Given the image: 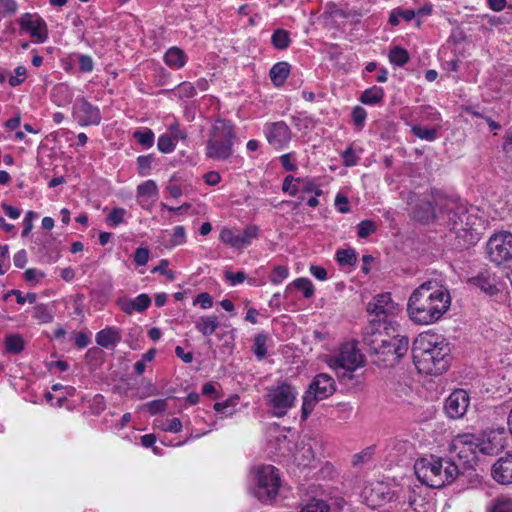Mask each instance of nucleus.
I'll use <instances>...</instances> for the list:
<instances>
[{"label": "nucleus", "instance_id": "obj_1", "mask_svg": "<svg viewBox=\"0 0 512 512\" xmlns=\"http://www.w3.org/2000/svg\"><path fill=\"white\" fill-rule=\"evenodd\" d=\"M449 291L433 281L419 285L407 303L409 318L417 324L429 325L438 321L449 309Z\"/></svg>", "mask_w": 512, "mask_h": 512}, {"label": "nucleus", "instance_id": "obj_2", "mask_svg": "<svg viewBox=\"0 0 512 512\" xmlns=\"http://www.w3.org/2000/svg\"><path fill=\"white\" fill-rule=\"evenodd\" d=\"M413 361L422 374L440 375L448 369L450 347L446 339L437 333H421L412 347Z\"/></svg>", "mask_w": 512, "mask_h": 512}, {"label": "nucleus", "instance_id": "obj_3", "mask_svg": "<svg viewBox=\"0 0 512 512\" xmlns=\"http://www.w3.org/2000/svg\"><path fill=\"white\" fill-rule=\"evenodd\" d=\"M442 223L457 237L468 244L477 242L485 230L486 221L475 206L467 207L454 201L445 200L442 204Z\"/></svg>", "mask_w": 512, "mask_h": 512}, {"label": "nucleus", "instance_id": "obj_4", "mask_svg": "<svg viewBox=\"0 0 512 512\" xmlns=\"http://www.w3.org/2000/svg\"><path fill=\"white\" fill-rule=\"evenodd\" d=\"M414 469L418 480L431 488L449 485L459 474L457 464L451 459L433 456L418 460Z\"/></svg>", "mask_w": 512, "mask_h": 512}, {"label": "nucleus", "instance_id": "obj_5", "mask_svg": "<svg viewBox=\"0 0 512 512\" xmlns=\"http://www.w3.org/2000/svg\"><path fill=\"white\" fill-rule=\"evenodd\" d=\"M364 362V356L354 342L341 344L338 351L326 360L327 365L343 383L352 380L354 372L362 367Z\"/></svg>", "mask_w": 512, "mask_h": 512}, {"label": "nucleus", "instance_id": "obj_6", "mask_svg": "<svg viewBox=\"0 0 512 512\" xmlns=\"http://www.w3.org/2000/svg\"><path fill=\"white\" fill-rule=\"evenodd\" d=\"M370 350L382 357L386 366L396 364L408 351L409 339L406 336H389L386 333H374L366 338Z\"/></svg>", "mask_w": 512, "mask_h": 512}, {"label": "nucleus", "instance_id": "obj_7", "mask_svg": "<svg viewBox=\"0 0 512 512\" xmlns=\"http://www.w3.org/2000/svg\"><path fill=\"white\" fill-rule=\"evenodd\" d=\"M235 132L233 125L226 120H216L212 125L206 144V157L224 161L229 159L233 152Z\"/></svg>", "mask_w": 512, "mask_h": 512}, {"label": "nucleus", "instance_id": "obj_8", "mask_svg": "<svg viewBox=\"0 0 512 512\" xmlns=\"http://www.w3.org/2000/svg\"><path fill=\"white\" fill-rule=\"evenodd\" d=\"M299 391L287 380H279L267 387L264 401L268 412L277 418H282L295 407Z\"/></svg>", "mask_w": 512, "mask_h": 512}, {"label": "nucleus", "instance_id": "obj_9", "mask_svg": "<svg viewBox=\"0 0 512 512\" xmlns=\"http://www.w3.org/2000/svg\"><path fill=\"white\" fill-rule=\"evenodd\" d=\"M256 485L254 495L264 503L274 500L281 487L279 471L272 465H262L254 470Z\"/></svg>", "mask_w": 512, "mask_h": 512}, {"label": "nucleus", "instance_id": "obj_10", "mask_svg": "<svg viewBox=\"0 0 512 512\" xmlns=\"http://www.w3.org/2000/svg\"><path fill=\"white\" fill-rule=\"evenodd\" d=\"M335 390V381L331 376L325 373L316 375L303 395L302 419H307L316 403L331 396Z\"/></svg>", "mask_w": 512, "mask_h": 512}, {"label": "nucleus", "instance_id": "obj_11", "mask_svg": "<svg viewBox=\"0 0 512 512\" xmlns=\"http://www.w3.org/2000/svg\"><path fill=\"white\" fill-rule=\"evenodd\" d=\"M478 436L474 433L456 435L450 443V453L464 465L473 466L479 457Z\"/></svg>", "mask_w": 512, "mask_h": 512}, {"label": "nucleus", "instance_id": "obj_12", "mask_svg": "<svg viewBox=\"0 0 512 512\" xmlns=\"http://www.w3.org/2000/svg\"><path fill=\"white\" fill-rule=\"evenodd\" d=\"M486 252L489 260L501 265L512 260V233L498 231L493 233L487 241Z\"/></svg>", "mask_w": 512, "mask_h": 512}, {"label": "nucleus", "instance_id": "obj_13", "mask_svg": "<svg viewBox=\"0 0 512 512\" xmlns=\"http://www.w3.org/2000/svg\"><path fill=\"white\" fill-rule=\"evenodd\" d=\"M72 116L82 127L99 125L102 119L100 109L84 97L76 99L73 104Z\"/></svg>", "mask_w": 512, "mask_h": 512}, {"label": "nucleus", "instance_id": "obj_14", "mask_svg": "<svg viewBox=\"0 0 512 512\" xmlns=\"http://www.w3.org/2000/svg\"><path fill=\"white\" fill-rule=\"evenodd\" d=\"M258 232L259 229L255 225L247 226L241 233L225 227L220 231L219 239L234 249H243L258 237Z\"/></svg>", "mask_w": 512, "mask_h": 512}, {"label": "nucleus", "instance_id": "obj_15", "mask_svg": "<svg viewBox=\"0 0 512 512\" xmlns=\"http://www.w3.org/2000/svg\"><path fill=\"white\" fill-rule=\"evenodd\" d=\"M478 436L479 455L493 456L505 447L504 429L484 431Z\"/></svg>", "mask_w": 512, "mask_h": 512}, {"label": "nucleus", "instance_id": "obj_16", "mask_svg": "<svg viewBox=\"0 0 512 512\" xmlns=\"http://www.w3.org/2000/svg\"><path fill=\"white\" fill-rule=\"evenodd\" d=\"M21 29L30 34L33 42L44 43L48 39L47 24L38 14L24 13L18 19Z\"/></svg>", "mask_w": 512, "mask_h": 512}, {"label": "nucleus", "instance_id": "obj_17", "mask_svg": "<svg viewBox=\"0 0 512 512\" xmlns=\"http://www.w3.org/2000/svg\"><path fill=\"white\" fill-rule=\"evenodd\" d=\"M263 133L267 142L276 150L286 148L291 141V130L284 121L266 123Z\"/></svg>", "mask_w": 512, "mask_h": 512}, {"label": "nucleus", "instance_id": "obj_18", "mask_svg": "<svg viewBox=\"0 0 512 512\" xmlns=\"http://www.w3.org/2000/svg\"><path fill=\"white\" fill-rule=\"evenodd\" d=\"M367 311L374 314L378 321H385L388 317L395 315L399 308L392 300L390 293H382L373 298L368 304Z\"/></svg>", "mask_w": 512, "mask_h": 512}, {"label": "nucleus", "instance_id": "obj_19", "mask_svg": "<svg viewBox=\"0 0 512 512\" xmlns=\"http://www.w3.org/2000/svg\"><path fill=\"white\" fill-rule=\"evenodd\" d=\"M410 205L414 204L412 214L413 218L421 223H429L435 218H438L442 222L441 211L437 214L435 208L432 205V202L428 197H423L422 199L418 198L416 194H411L409 196ZM443 208L441 207L440 210Z\"/></svg>", "mask_w": 512, "mask_h": 512}, {"label": "nucleus", "instance_id": "obj_20", "mask_svg": "<svg viewBox=\"0 0 512 512\" xmlns=\"http://www.w3.org/2000/svg\"><path fill=\"white\" fill-rule=\"evenodd\" d=\"M470 405V397L466 390L457 389L453 391L445 402V411L449 418H462Z\"/></svg>", "mask_w": 512, "mask_h": 512}, {"label": "nucleus", "instance_id": "obj_21", "mask_svg": "<svg viewBox=\"0 0 512 512\" xmlns=\"http://www.w3.org/2000/svg\"><path fill=\"white\" fill-rule=\"evenodd\" d=\"M363 496L367 501V504L372 508L380 506L392 499L389 487L382 482L373 483L370 486L365 487L363 490Z\"/></svg>", "mask_w": 512, "mask_h": 512}, {"label": "nucleus", "instance_id": "obj_22", "mask_svg": "<svg viewBox=\"0 0 512 512\" xmlns=\"http://www.w3.org/2000/svg\"><path fill=\"white\" fill-rule=\"evenodd\" d=\"M492 478L499 484L508 485L512 483V454L508 453L499 458L492 466Z\"/></svg>", "mask_w": 512, "mask_h": 512}, {"label": "nucleus", "instance_id": "obj_23", "mask_svg": "<svg viewBox=\"0 0 512 512\" xmlns=\"http://www.w3.org/2000/svg\"><path fill=\"white\" fill-rule=\"evenodd\" d=\"M117 306L126 314L131 315L134 312H144L151 305V298L145 294H139L135 298L122 297L116 300Z\"/></svg>", "mask_w": 512, "mask_h": 512}, {"label": "nucleus", "instance_id": "obj_24", "mask_svg": "<svg viewBox=\"0 0 512 512\" xmlns=\"http://www.w3.org/2000/svg\"><path fill=\"white\" fill-rule=\"evenodd\" d=\"M468 283L489 295H493L498 291L496 275L489 269L479 271L477 275L468 279Z\"/></svg>", "mask_w": 512, "mask_h": 512}, {"label": "nucleus", "instance_id": "obj_25", "mask_svg": "<svg viewBox=\"0 0 512 512\" xmlns=\"http://www.w3.org/2000/svg\"><path fill=\"white\" fill-rule=\"evenodd\" d=\"M164 63L173 70H179L183 68L187 61V54L179 47H170L163 56Z\"/></svg>", "mask_w": 512, "mask_h": 512}, {"label": "nucleus", "instance_id": "obj_26", "mask_svg": "<svg viewBox=\"0 0 512 512\" xmlns=\"http://www.w3.org/2000/svg\"><path fill=\"white\" fill-rule=\"evenodd\" d=\"M120 340V330L116 327H106L97 332L95 336L96 343L103 348L115 346Z\"/></svg>", "mask_w": 512, "mask_h": 512}, {"label": "nucleus", "instance_id": "obj_27", "mask_svg": "<svg viewBox=\"0 0 512 512\" xmlns=\"http://www.w3.org/2000/svg\"><path fill=\"white\" fill-rule=\"evenodd\" d=\"M292 289L301 291L305 298H311L315 291L311 280L305 277L297 278L288 284L284 291V298L288 299L290 297Z\"/></svg>", "mask_w": 512, "mask_h": 512}, {"label": "nucleus", "instance_id": "obj_28", "mask_svg": "<svg viewBox=\"0 0 512 512\" xmlns=\"http://www.w3.org/2000/svg\"><path fill=\"white\" fill-rule=\"evenodd\" d=\"M158 194V187L156 185V182L154 180H147L137 187V198L138 203L143 208H147L148 205L146 204L147 200L157 196Z\"/></svg>", "mask_w": 512, "mask_h": 512}, {"label": "nucleus", "instance_id": "obj_29", "mask_svg": "<svg viewBox=\"0 0 512 512\" xmlns=\"http://www.w3.org/2000/svg\"><path fill=\"white\" fill-rule=\"evenodd\" d=\"M290 68V64L285 61L274 64L269 71L272 83L277 87L282 86L290 74Z\"/></svg>", "mask_w": 512, "mask_h": 512}, {"label": "nucleus", "instance_id": "obj_30", "mask_svg": "<svg viewBox=\"0 0 512 512\" xmlns=\"http://www.w3.org/2000/svg\"><path fill=\"white\" fill-rule=\"evenodd\" d=\"M412 115L416 116V118L421 121H428V122L435 123L437 125L442 120L441 114L439 113V111L436 108L431 107L429 105H423V106L416 107L412 111Z\"/></svg>", "mask_w": 512, "mask_h": 512}, {"label": "nucleus", "instance_id": "obj_31", "mask_svg": "<svg viewBox=\"0 0 512 512\" xmlns=\"http://www.w3.org/2000/svg\"><path fill=\"white\" fill-rule=\"evenodd\" d=\"M219 326L216 316H202L195 322V328L203 336H211Z\"/></svg>", "mask_w": 512, "mask_h": 512}, {"label": "nucleus", "instance_id": "obj_32", "mask_svg": "<svg viewBox=\"0 0 512 512\" xmlns=\"http://www.w3.org/2000/svg\"><path fill=\"white\" fill-rule=\"evenodd\" d=\"M72 92L68 85L58 84L52 91V100L57 106H65L72 100Z\"/></svg>", "mask_w": 512, "mask_h": 512}, {"label": "nucleus", "instance_id": "obj_33", "mask_svg": "<svg viewBox=\"0 0 512 512\" xmlns=\"http://www.w3.org/2000/svg\"><path fill=\"white\" fill-rule=\"evenodd\" d=\"M384 95L385 94L382 87L373 86L362 92L360 101L365 105H375L383 100Z\"/></svg>", "mask_w": 512, "mask_h": 512}, {"label": "nucleus", "instance_id": "obj_34", "mask_svg": "<svg viewBox=\"0 0 512 512\" xmlns=\"http://www.w3.org/2000/svg\"><path fill=\"white\" fill-rule=\"evenodd\" d=\"M271 43L277 50H285L290 46L291 39L288 31L278 28L271 36Z\"/></svg>", "mask_w": 512, "mask_h": 512}, {"label": "nucleus", "instance_id": "obj_35", "mask_svg": "<svg viewBox=\"0 0 512 512\" xmlns=\"http://www.w3.org/2000/svg\"><path fill=\"white\" fill-rule=\"evenodd\" d=\"M408 504L415 512H427L430 505L426 498L415 489L409 493Z\"/></svg>", "mask_w": 512, "mask_h": 512}, {"label": "nucleus", "instance_id": "obj_36", "mask_svg": "<svg viewBox=\"0 0 512 512\" xmlns=\"http://www.w3.org/2000/svg\"><path fill=\"white\" fill-rule=\"evenodd\" d=\"M487 512H512V499L507 496L493 499L487 507Z\"/></svg>", "mask_w": 512, "mask_h": 512}, {"label": "nucleus", "instance_id": "obj_37", "mask_svg": "<svg viewBox=\"0 0 512 512\" xmlns=\"http://www.w3.org/2000/svg\"><path fill=\"white\" fill-rule=\"evenodd\" d=\"M412 133L421 140L432 142L438 138V128H427L418 124L411 126Z\"/></svg>", "mask_w": 512, "mask_h": 512}, {"label": "nucleus", "instance_id": "obj_38", "mask_svg": "<svg viewBox=\"0 0 512 512\" xmlns=\"http://www.w3.org/2000/svg\"><path fill=\"white\" fill-rule=\"evenodd\" d=\"M388 57L391 64L399 67L404 66L409 61L408 52L399 46L393 47L389 51Z\"/></svg>", "mask_w": 512, "mask_h": 512}, {"label": "nucleus", "instance_id": "obj_39", "mask_svg": "<svg viewBox=\"0 0 512 512\" xmlns=\"http://www.w3.org/2000/svg\"><path fill=\"white\" fill-rule=\"evenodd\" d=\"M133 138L144 148H150L154 144L155 135L149 128L137 130L133 133Z\"/></svg>", "mask_w": 512, "mask_h": 512}, {"label": "nucleus", "instance_id": "obj_40", "mask_svg": "<svg viewBox=\"0 0 512 512\" xmlns=\"http://www.w3.org/2000/svg\"><path fill=\"white\" fill-rule=\"evenodd\" d=\"M5 348L9 353L18 354L24 349V340L18 334H12L6 337Z\"/></svg>", "mask_w": 512, "mask_h": 512}, {"label": "nucleus", "instance_id": "obj_41", "mask_svg": "<svg viewBox=\"0 0 512 512\" xmlns=\"http://www.w3.org/2000/svg\"><path fill=\"white\" fill-rule=\"evenodd\" d=\"M300 512H330V507L324 500L312 498L303 505Z\"/></svg>", "mask_w": 512, "mask_h": 512}, {"label": "nucleus", "instance_id": "obj_42", "mask_svg": "<svg viewBox=\"0 0 512 512\" xmlns=\"http://www.w3.org/2000/svg\"><path fill=\"white\" fill-rule=\"evenodd\" d=\"M282 190L294 197L300 192V178L288 175L284 178Z\"/></svg>", "mask_w": 512, "mask_h": 512}, {"label": "nucleus", "instance_id": "obj_43", "mask_svg": "<svg viewBox=\"0 0 512 512\" xmlns=\"http://www.w3.org/2000/svg\"><path fill=\"white\" fill-rule=\"evenodd\" d=\"M33 318L36 319L40 324L49 323L53 320V315L48 307L44 304L36 305L33 308Z\"/></svg>", "mask_w": 512, "mask_h": 512}, {"label": "nucleus", "instance_id": "obj_44", "mask_svg": "<svg viewBox=\"0 0 512 512\" xmlns=\"http://www.w3.org/2000/svg\"><path fill=\"white\" fill-rule=\"evenodd\" d=\"M336 259L341 266H353L357 260L356 253L353 249L338 250Z\"/></svg>", "mask_w": 512, "mask_h": 512}, {"label": "nucleus", "instance_id": "obj_45", "mask_svg": "<svg viewBox=\"0 0 512 512\" xmlns=\"http://www.w3.org/2000/svg\"><path fill=\"white\" fill-rule=\"evenodd\" d=\"M289 276V269L283 265L274 266L269 276V281L274 285L281 284Z\"/></svg>", "mask_w": 512, "mask_h": 512}, {"label": "nucleus", "instance_id": "obj_46", "mask_svg": "<svg viewBox=\"0 0 512 512\" xmlns=\"http://www.w3.org/2000/svg\"><path fill=\"white\" fill-rule=\"evenodd\" d=\"M266 341L267 337L264 334H258L254 337L253 353L259 360L265 358L267 354Z\"/></svg>", "mask_w": 512, "mask_h": 512}, {"label": "nucleus", "instance_id": "obj_47", "mask_svg": "<svg viewBox=\"0 0 512 512\" xmlns=\"http://www.w3.org/2000/svg\"><path fill=\"white\" fill-rule=\"evenodd\" d=\"M158 427L165 432L179 433L182 430V423L179 418H171L158 421Z\"/></svg>", "mask_w": 512, "mask_h": 512}, {"label": "nucleus", "instance_id": "obj_48", "mask_svg": "<svg viewBox=\"0 0 512 512\" xmlns=\"http://www.w3.org/2000/svg\"><path fill=\"white\" fill-rule=\"evenodd\" d=\"M126 213L127 212L124 208L115 207L110 211V213L106 217V222L112 227H117L118 225L124 222V217Z\"/></svg>", "mask_w": 512, "mask_h": 512}, {"label": "nucleus", "instance_id": "obj_49", "mask_svg": "<svg viewBox=\"0 0 512 512\" xmlns=\"http://www.w3.org/2000/svg\"><path fill=\"white\" fill-rule=\"evenodd\" d=\"M176 147V141L172 138V136L168 134H163L158 138L157 148L162 153H171L174 151Z\"/></svg>", "mask_w": 512, "mask_h": 512}, {"label": "nucleus", "instance_id": "obj_50", "mask_svg": "<svg viewBox=\"0 0 512 512\" xmlns=\"http://www.w3.org/2000/svg\"><path fill=\"white\" fill-rule=\"evenodd\" d=\"M300 192L307 194L313 193L316 196H320L322 194V190L310 178H300Z\"/></svg>", "mask_w": 512, "mask_h": 512}, {"label": "nucleus", "instance_id": "obj_51", "mask_svg": "<svg viewBox=\"0 0 512 512\" xmlns=\"http://www.w3.org/2000/svg\"><path fill=\"white\" fill-rule=\"evenodd\" d=\"M376 229L377 226L372 220H363L357 225V235L360 238H366L373 234Z\"/></svg>", "mask_w": 512, "mask_h": 512}, {"label": "nucleus", "instance_id": "obj_52", "mask_svg": "<svg viewBox=\"0 0 512 512\" xmlns=\"http://www.w3.org/2000/svg\"><path fill=\"white\" fill-rule=\"evenodd\" d=\"M351 117H352L353 124L358 129H362L364 127V124H365V121L367 118V112L363 107L355 106L352 109Z\"/></svg>", "mask_w": 512, "mask_h": 512}, {"label": "nucleus", "instance_id": "obj_53", "mask_svg": "<svg viewBox=\"0 0 512 512\" xmlns=\"http://www.w3.org/2000/svg\"><path fill=\"white\" fill-rule=\"evenodd\" d=\"M153 157L151 155H141L137 158L138 173L141 176H147L150 173Z\"/></svg>", "mask_w": 512, "mask_h": 512}, {"label": "nucleus", "instance_id": "obj_54", "mask_svg": "<svg viewBox=\"0 0 512 512\" xmlns=\"http://www.w3.org/2000/svg\"><path fill=\"white\" fill-rule=\"evenodd\" d=\"M79 69L81 72L90 73L94 69V61L91 56L86 54H77Z\"/></svg>", "mask_w": 512, "mask_h": 512}, {"label": "nucleus", "instance_id": "obj_55", "mask_svg": "<svg viewBox=\"0 0 512 512\" xmlns=\"http://www.w3.org/2000/svg\"><path fill=\"white\" fill-rule=\"evenodd\" d=\"M170 242L172 246H179L186 242V231L184 226L179 225L174 227Z\"/></svg>", "mask_w": 512, "mask_h": 512}, {"label": "nucleus", "instance_id": "obj_56", "mask_svg": "<svg viewBox=\"0 0 512 512\" xmlns=\"http://www.w3.org/2000/svg\"><path fill=\"white\" fill-rule=\"evenodd\" d=\"M236 405V401L234 400H226L223 402H217L214 405V410L218 413H223L227 416H230L234 413V407Z\"/></svg>", "mask_w": 512, "mask_h": 512}, {"label": "nucleus", "instance_id": "obj_57", "mask_svg": "<svg viewBox=\"0 0 512 512\" xmlns=\"http://www.w3.org/2000/svg\"><path fill=\"white\" fill-rule=\"evenodd\" d=\"M224 276H225V280L231 286L239 285L246 280V274L243 271H237V272L226 271Z\"/></svg>", "mask_w": 512, "mask_h": 512}, {"label": "nucleus", "instance_id": "obj_58", "mask_svg": "<svg viewBox=\"0 0 512 512\" xmlns=\"http://www.w3.org/2000/svg\"><path fill=\"white\" fill-rule=\"evenodd\" d=\"M26 78V68L24 66H18L14 69V75H12L8 82L12 87H16L23 83Z\"/></svg>", "mask_w": 512, "mask_h": 512}, {"label": "nucleus", "instance_id": "obj_59", "mask_svg": "<svg viewBox=\"0 0 512 512\" xmlns=\"http://www.w3.org/2000/svg\"><path fill=\"white\" fill-rule=\"evenodd\" d=\"M176 90L180 98H191L196 94V89L190 82H182Z\"/></svg>", "mask_w": 512, "mask_h": 512}, {"label": "nucleus", "instance_id": "obj_60", "mask_svg": "<svg viewBox=\"0 0 512 512\" xmlns=\"http://www.w3.org/2000/svg\"><path fill=\"white\" fill-rule=\"evenodd\" d=\"M17 9L18 4L15 0H0V15H13Z\"/></svg>", "mask_w": 512, "mask_h": 512}, {"label": "nucleus", "instance_id": "obj_61", "mask_svg": "<svg viewBox=\"0 0 512 512\" xmlns=\"http://www.w3.org/2000/svg\"><path fill=\"white\" fill-rule=\"evenodd\" d=\"M144 407L149 411V413L154 415L164 411L167 407V404L165 399H157L146 403Z\"/></svg>", "mask_w": 512, "mask_h": 512}, {"label": "nucleus", "instance_id": "obj_62", "mask_svg": "<svg viewBox=\"0 0 512 512\" xmlns=\"http://www.w3.org/2000/svg\"><path fill=\"white\" fill-rule=\"evenodd\" d=\"M342 162L346 167L355 166L358 162V157L356 156L354 150L351 147H348L341 154Z\"/></svg>", "mask_w": 512, "mask_h": 512}, {"label": "nucleus", "instance_id": "obj_63", "mask_svg": "<svg viewBox=\"0 0 512 512\" xmlns=\"http://www.w3.org/2000/svg\"><path fill=\"white\" fill-rule=\"evenodd\" d=\"M133 258H134V262L138 266H144L147 264V262L149 260V250L144 247H139L136 249Z\"/></svg>", "mask_w": 512, "mask_h": 512}, {"label": "nucleus", "instance_id": "obj_64", "mask_svg": "<svg viewBox=\"0 0 512 512\" xmlns=\"http://www.w3.org/2000/svg\"><path fill=\"white\" fill-rule=\"evenodd\" d=\"M44 277V273L35 268H29L24 272V279L32 284H36Z\"/></svg>", "mask_w": 512, "mask_h": 512}]
</instances>
